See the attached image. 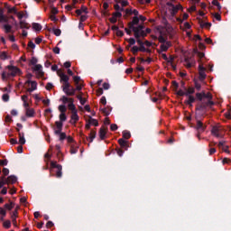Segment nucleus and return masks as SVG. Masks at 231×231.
I'll list each match as a JSON object with an SVG mask.
<instances>
[{
	"label": "nucleus",
	"mask_w": 231,
	"mask_h": 231,
	"mask_svg": "<svg viewBox=\"0 0 231 231\" xmlns=\"http://www.w3.org/2000/svg\"><path fill=\"white\" fill-rule=\"evenodd\" d=\"M5 71L2 72L3 80H6L9 77H15L17 75H21V69L15 66L9 65L6 67Z\"/></svg>",
	"instance_id": "1"
},
{
	"label": "nucleus",
	"mask_w": 231,
	"mask_h": 231,
	"mask_svg": "<svg viewBox=\"0 0 231 231\" xmlns=\"http://www.w3.org/2000/svg\"><path fill=\"white\" fill-rule=\"evenodd\" d=\"M165 34L161 32V35L158 38L159 42H161L160 49L158 50V53H163V51H167L171 46L172 43L167 41V38L163 37Z\"/></svg>",
	"instance_id": "2"
},
{
	"label": "nucleus",
	"mask_w": 231,
	"mask_h": 231,
	"mask_svg": "<svg viewBox=\"0 0 231 231\" xmlns=\"http://www.w3.org/2000/svg\"><path fill=\"white\" fill-rule=\"evenodd\" d=\"M131 30L134 32L135 39H140V37H145L146 33L143 32V26L139 25L137 27L130 26Z\"/></svg>",
	"instance_id": "3"
},
{
	"label": "nucleus",
	"mask_w": 231,
	"mask_h": 231,
	"mask_svg": "<svg viewBox=\"0 0 231 231\" xmlns=\"http://www.w3.org/2000/svg\"><path fill=\"white\" fill-rule=\"evenodd\" d=\"M60 102H62V104H68V107L69 109H73L75 106V99H73V97H68L66 96H62L60 98Z\"/></svg>",
	"instance_id": "4"
},
{
	"label": "nucleus",
	"mask_w": 231,
	"mask_h": 231,
	"mask_svg": "<svg viewBox=\"0 0 231 231\" xmlns=\"http://www.w3.org/2000/svg\"><path fill=\"white\" fill-rule=\"evenodd\" d=\"M58 110L60 111V122H66L67 118L66 117V111H68V108L65 106V105H60L58 106Z\"/></svg>",
	"instance_id": "5"
},
{
	"label": "nucleus",
	"mask_w": 231,
	"mask_h": 231,
	"mask_svg": "<svg viewBox=\"0 0 231 231\" xmlns=\"http://www.w3.org/2000/svg\"><path fill=\"white\" fill-rule=\"evenodd\" d=\"M69 111H71L72 113L69 122L72 125H75V124H77V121L79 120L77 106H74V108H70Z\"/></svg>",
	"instance_id": "6"
},
{
	"label": "nucleus",
	"mask_w": 231,
	"mask_h": 231,
	"mask_svg": "<svg viewBox=\"0 0 231 231\" xmlns=\"http://www.w3.org/2000/svg\"><path fill=\"white\" fill-rule=\"evenodd\" d=\"M24 86H27V91L29 93H32V91H35V89H37V81L27 80L25 81Z\"/></svg>",
	"instance_id": "7"
},
{
	"label": "nucleus",
	"mask_w": 231,
	"mask_h": 231,
	"mask_svg": "<svg viewBox=\"0 0 231 231\" xmlns=\"http://www.w3.org/2000/svg\"><path fill=\"white\" fill-rule=\"evenodd\" d=\"M167 5L171 15H176V14H178V10H181L182 8L181 5H174L172 3H168Z\"/></svg>",
	"instance_id": "8"
},
{
	"label": "nucleus",
	"mask_w": 231,
	"mask_h": 231,
	"mask_svg": "<svg viewBox=\"0 0 231 231\" xmlns=\"http://www.w3.org/2000/svg\"><path fill=\"white\" fill-rule=\"evenodd\" d=\"M57 75H58V77H60V82H62V84L69 82V77H68V75L64 74L62 69H59L57 71Z\"/></svg>",
	"instance_id": "9"
},
{
	"label": "nucleus",
	"mask_w": 231,
	"mask_h": 231,
	"mask_svg": "<svg viewBox=\"0 0 231 231\" xmlns=\"http://www.w3.org/2000/svg\"><path fill=\"white\" fill-rule=\"evenodd\" d=\"M32 71H35L36 76L39 78L44 77V71L42 70V65H41V64L34 65L32 67Z\"/></svg>",
	"instance_id": "10"
},
{
	"label": "nucleus",
	"mask_w": 231,
	"mask_h": 231,
	"mask_svg": "<svg viewBox=\"0 0 231 231\" xmlns=\"http://www.w3.org/2000/svg\"><path fill=\"white\" fill-rule=\"evenodd\" d=\"M164 30H165L167 35H169L170 37H174L176 31H174V28L172 26L168 24L165 26Z\"/></svg>",
	"instance_id": "11"
},
{
	"label": "nucleus",
	"mask_w": 231,
	"mask_h": 231,
	"mask_svg": "<svg viewBox=\"0 0 231 231\" xmlns=\"http://www.w3.org/2000/svg\"><path fill=\"white\" fill-rule=\"evenodd\" d=\"M22 101L23 102V107L28 109V107H30V97H28L26 95H23L22 96Z\"/></svg>",
	"instance_id": "12"
},
{
	"label": "nucleus",
	"mask_w": 231,
	"mask_h": 231,
	"mask_svg": "<svg viewBox=\"0 0 231 231\" xmlns=\"http://www.w3.org/2000/svg\"><path fill=\"white\" fill-rule=\"evenodd\" d=\"M7 185H14V183H17V177L14 175H11L9 177H7V179L5 180Z\"/></svg>",
	"instance_id": "13"
},
{
	"label": "nucleus",
	"mask_w": 231,
	"mask_h": 231,
	"mask_svg": "<svg viewBox=\"0 0 231 231\" xmlns=\"http://www.w3.org/2000/svg\"><path fill=\"white\" fill-rule=\"evenodd\" d=\"M25 115L29 118H32V116H35V110L33 108H30V106H28L27 108H25Z\"/></svg>",
	"instance_id": "14"
},
{
	"label": "nucleus",
	"mask_w": 231,
	"mask_h": 231,
	"mask_svg": "<svg viewBox=\"0 0 231 231\" xmlns=\"http://www.w3.org/2000/svg\"><path fill=\"white\" fill-rule=\"evenodd\" d=\"M199 79H201V80L207 78V74L205 73V68L201 65L199 66Z\"/></svg>",
	"instance_id": "15"
},
{
	"label": "nucleus",
	"mask_w": 231,
	"mask_h": 231,
	"mask_svg": "<svg viewBox=\"0 0 231 231\" xmlns=\"http://www.w3.org/2000/svg\"><path fill=\"white\" fill-rule=\"evenodd\" d=\"M211 134H213V136H215L216 138H221V134H219V128H217V126H214L211 130Z\"/></svg>",
	"instance_id": "16"
},
{
	"label": "nucleus",
	"mask_w": 231,
	"mask_h": 231,
	"mask_svg": "<svg viewBox=\"0 0 231 231\" xmlns=\"http://www.w3.org/2000/svg\"><path fill=\"white\" fill-rule=\"evenodd\" d=\"M106 133H107V132H106V130L105 127L100 128V130H99V138H100L101 140H104V138H106Z\"/></svg>",
	"instance_id": "17"
},
{
	"label": "nucleus",
	"mask_w": 231,
	"mask_h": 231,
	"mask_svg": "<svg viewBox=\"0 0 231 231\" xmlns=\"http://www.w3.org/2000/svg\"><path fill=\"white\" fill-rule=\"evenodd\" d=\"M76 14H77L78 15H81V14H88V7L82 6L81 9H78V10L76 11Z\"/></svg>",
	"instance_id": "18"
},
{
	"label": "nucleus",
	"mask_w": 231,
	"mask_h": 231,
	"mask_svg": "<svg viewBox=\"0 0 231 231\" xmlns=\"http://www.w3.org/2000/svg\"><path fill=\"white\" fill-rule=\"evenodd\" d=\"M19 143L20 145H24L26 143V139L24 138V134H19Z\"/></svg>",
	"instance_id": "19"
},
{
	"label": "nucleus",
	"mask_w": 231,
	"mask_h": 231,
	"mask_svg": "<svg viewBox=\"0 0 231 231\" xmlns=\"http://www.w3.org/2000/svg\"><path fill=\"white\" fill-rule=\"evenodd\" d=\"M90 125H95V127L98 126V121L97 119H93V117H89L87 121Z\"/></svg>",
	"instance_id": "20"
},
{
	"label": "nucleus",
	"mask_w": 231,
	"mask_h": 231,
	"mask_svg": "<svg viewBox=\"0 0 231 231\" xmlns=\"http://www.w3.org/2000/svg\"><path fill=\"white\" fill-rule=\"evenodd\" d=\"M76 89L73 88H69L67 91L64 93L68 95V97H73L75 95Z\"/></svg>",
	"instance_id": "21"
},
{
	"label": "nucleus",
	"mask_w": 231,
	"mask_h": 231,
	"mask_svg": "<svg viewBox=\"0 0 231 231\" xmlns=\"http://www.w3.org/2000/svg\"><path fill=\"white\" fill-rule=\"evenodd\" d=\"M196 98L194 96H188V100H186V104L189 106H192L193 102H195Z\"/></svg>",
	"instance_id": "22"
},
{
	"label": "nucleus",
	"mask_w": 231,
	"mask_h": 231,
	"mask_svg": "<svg viewBox=\"0 0 231 231\" xmlns=\"http://www.w3.org/2000/svg\"><path fill=\"white\" fill-rule=\"evenodd\" d=\"M197 130L205 131V126H203V123H201V121H197Z\"/></svg>",
	"instance_id": "23"
},
{
	"label": "nucleus",
	"mask_w": 231,
	"mask_h": 231,
	"mask_svg": "<svg viewBox=\"0 0 231 231\" xmlns=\"http://www.w3.org/2000/svg\"><path fill=\"white\" fill-rule=\"evenodd\" d=\"M20 28H22V30H28V28H30V25H28V23L24 21H20Z\"/></svg>",
	"instance_id": "24"
},
{
	"label": "nucleus",
	"mask_w": 231,
	"mask_h": 231,
	"mask_svg": "<svg viewBox=\"0 0 231 231\" xmlns=\"http://www.w3.org/2000/svg\"><path fill=\"white\" fill-rule=\"evenodd\" d=\"M15 207V204L14 202H10L8 204H5V208L7 210H12Z\"/></svg>",
	"instance_id": "25"
},
{
	"label": "nucleus",
	"mask_w": 231,
	"mask_h": 231,
	"mask_svg": "<svg viewBox=\"0 0 231 231\" xmlns=\"http://www.w3.org/2000/svg\"><path fill=\"white\" fill-rule=\"evenodd\" d=\"M5 185H7L6 178L1 177L0 178V189H3V187H5Z\"/></svg>",
	"instance_id": "26"
},
{
	"label": "nucleus",
	"mask_w": 231,
	"mask_h": 231,
	"mask_svg": "<svg viewBox=\"0 0 231 231\" xmlns=\"http://www.w3.org/2000/svg\"><path fill=\"white\" fill-rule=\"evenodd\" d=\"M100 111H101L104 115H106V116H109V115L111 114V110H110V109H107V108H106V107L100 108Z\"/></svg>",
	"instance_id": "27"
},
{
	"label": "nucleus",
	"mask_w": 231,
	"mask_h": 231,
	"mask_svg": "<svg viewBox=\"0 0 231 231\" xmlns=\"http://www.w3.org/2000/svg\"><path fill=\"white\" fill-rule=\"evenodd\" d=\"M57 178H62V166H60L56 171Z\"/></svg>",
	"instance_id": "28"
},
{
	"label": "nucleus",
	"mask_w": 231,
	"mask_h": 231,
	"mask_svg": "<svg viewBox=\"0 0 231 231\" xmlns=\"http://www.w3.org/2000/svg\"><path fill=\"white\" fill-rule=\"evenodd\" d=\"M137 42L141 46L139 48V51H147V50L145 49V46H143V42H142L140 40H137Z\"/></svg>",
	"instance_id": "29"
},
{
	"label": "nucleus",
	"mask_w": 231,
	"mask_h": 231,
	"mask_svg": "<svg viewBox=\"0 0 231 231\" xmlns=\"http://www.w3.org/2000/svg\"><path fill=\"white\" fill-rule=\"evenodd\" d=\"M0 23H8V19L5 17L2 11H0Z\"/></svg>",
	"instance_id": "30"
},
{
	"label": "nucleus",
	"mask_w": 231,
	"mask_h": 231,
	"mask_svg": "<svg viewBox=\"0 0 231 231\" xmlns=\"http://www.w3.org/2000/svg\"><path fill=\"white\" fill-rule=\"evenodd\" d=\"M69 88H71V85H69V81L67 83H63L62 85V90L65 93V91H67Z\"/></svg>",
	"instance_id": "31"
},
{
	"label": "nucleus",
	"mask_w": 231,
	"mask_h": 231,
	"mask_svg": "<svg viewBox=\"0 0 231 231\" xmlns=\"http://www.w3.org/2000/svg\"><path fill=\"white\" fill-rule=\"evenodd\" d=\"M3 226L4 228H10L12 226V222H10V220H5L3 223Z\"/></svg>",
	"instance_id": "32"
},
{
	"label": "nucleus",
	"mask_w": 231,
	"mask_h": 231,
	"mask_svg": "<svg viewBox=\"0 0 231 231\" xmlns=\"http://www.w3.org/2000/svg\"><path fill=\"white\" fill-rule=\"evenodd\" d=\"M194 93V88H189L188 90L185 92L186 97H190Z\"/></svg>",
	"instance_id": "33"
},
{
	"label": "nucleus",
	"mask_w": 231,
	"mask_h": 231,
	"mask_svg": "<svg viewBox=\"0 0 231 231\" xmlns=\"http://www.w3.org/2000/svg\"><path fill=\"white\" fill-rule=\"evenodd\" d=\"M4 29H5V33H10V32H12V25L5 24Z\"/></svg>",
	"instance_id": "34"
},
{
	"label": "nucleus",
	"mask_w": 231,
	"mask_h": 231,
	"mask_svg": "<svg viewBox=\"0 0 231 231\" xmlns=\"http://www.w3.org/2000/svg\"><path fill=\"white\" fill-rule=\"evenodd\" d=\"M190 28H191L190 23L185 22L184 24H183L182 30H183L184 32H186V31L190 30Z\"/></svg>",
	"instance_id": "35"
},
{
	"label": "nucleus",
	"mask_w": 231,
	"mask_h": 231,
	"mask_svg": "<svg viewBox=\"0 0 231 231\" xmlns=\"http://www.w3.org/2000/svg\"><path fill=\"white\" fill-rule=\"evenodd\" d=\"M17 214H18L17 209H15V210L13 212L12 216H11V217H12V219H13V223H16Z\"/></svg>",
	"instance_id": "36"
},
{
	"label": "nucleus",
	"mask_w": 231,
	"mask_h": 231,
	"mask_svg": "<svg viewBox=\"0 0 231 231\" xmlns=\"http://www.w3.org/2000/svg\"><path fill=\"white\" fill-rule=\"evenodd\" d=\"M123 137H124L125 140H129V138H131V133H130V132H127V131H124V132H123Z\"/></svg>",
	"instance_id": "37"
},
{
	"label": "nucleus",
	"mask_w": 231,
	"mask_h": 231,
	"mask_svg": "<svg viewBox=\"0 0 231 231\" xmlns=\"http://www.w3.org/2000/svg\"><path fill=\"white\" fill-rule=\"evenodd\" d=\"M32 28L33 30H36V32H41V30L42 29V27L39 23H33Z\"/></svg>",
	"instance_id": "38"
},
{
	"label": "nucleus",
	"mask_w": 231,
	"mask_h": 231,
	"mask_svg": "<svg viewBox=\"0 0 231 231\" xmlns=\"http://www.w3.org/2000/svg\"><path fill=\"white\" fill-rule=\"evenodd\" d=\"M211 3L214 6H217V10H221V4L217 0H213Z\"/></svg>",
	"instance_id": "39"
},
{
	"label": "nucleus",
	"mask_w": 231,
	"mask_h": 231,
	"mask_svg": "<svg viewBox=\"0 0 231 231\" xmlns=\"http://www.w3.org/2000/svg\"><path fill=\"white\" fill-rule=\"evenodd\" d=\"M138 23H140V18H138V16H134L133 18L132 25L131 26H134V24H138Z\"/></svg>",
	"instance_id": "40"
},
{
	"label": "nucleus",
	"mask_w": 231,
	"mask_h": 231,
	"mask_svg": "<svg viewBox=\"0 0 231 231\" xmlns=\"http://www.w3.org/2000/svg\"><path fill=\"white\" fill-rule=\"evenodd\" d=\"M118 143L122 147H125L127 145V141H125V139H119Z\"/></svg>",
	"instance_id": "41"
},
{
	"label": "nucleus",
	"mask_w": 231,
	"mask_h": 231,
	"mask_svg": "<svg viewBox=\"0 0 231 231\" xmlns=\"http://www.w3.org/2000/svg\"><path fill=\"white\" fill-rule=\"evenodd\" d=\"M77 97L79 100L81 106H84V104H86V98H83L82 95H79Z\"/></svg>",
	"instance_id": "42"
},
{
	"label": "nucleus",
	"mask_w": 231,
	"mask_h": 231,
	"mask_svg": "<svg viewBox=\"0 0 231 231\" xmlns=\"http://www.w3.org/2000/svg\"><path fill=\"white\" fill-rule=\"evenodd\" d=\"M195 62L194 61H189L188 60H185V66L188 68H192L194 66Z\"/></svg>",
	"instance_id": "43"
},
{
	"label": "nucleus",
	"mask_w": 231,
	"mask_h": 231,
	"mask_svg": "<svg viewBox=\"0 0 231 231\" xmlns=\"http://www.w3.org/2000/svg\"><path fill=\"white\" fill-rule=\"evenodd\" d=\"M197 98L199 100H203L204 97H205V92H202V93H197L196 95Z\"/></svg>",
	"instance_id": "44"
},
{
	"label": "nucleus",
	"mask_w": 231,
	"mask_h": 231,
	"mask_svg": "<svg viewBox=\"0 0 231 231\" xmlns=\"http://www.w3.org/2000/svg\"><path fill=\"white\" fill-rule=\"evenodd\" d=\"M200 26H201V28H210V26H212V24L209 23H201Z\"/></svg>",
	"instance_id": "45"
},
{
	"label": "nucleus",
	"mask_w": 231,
	"mask_h": 231,
	"mask_svg": "<svg viewBox=\"0 0 231 231\" xmlns=\"http://www.w3.org/2000/svg\"><path fill=\"white\" fill-rule=\"evenodd\" d=\"M53 33L54 35H56V37L60 36V33H62V32L60 31V29H53Z\"/></svg>",
	"instance_id": "46"
},
{
	"label": "nucleus",
	"mask_w": 231,
	"mask_h": 231,
	"mask_svg": "<svg viewBox=\"0 0 231 231\" xmlns=\"http://www.w3.org/2000/svg\"><path fill=\"white\" fill-rule=\"evenodd\" d=\"M97 137V132H91L89 135L90 142H93V139Z\"/></svg>",
	"instance_id": "47"
},
{
	"label": "nucleus",
	"mask_w": 231,
	"mask_h": 231,
	"mask_svg": "<svg viewBox=\"0 0 231 231\" xmlns=\"http://www.w3.org/2000/svg\"><path fill=\"white\" fill-rule=\"evenodd\" d=\"M2 99L4 100V102H8V100H10V96H8V94H4L2 96Z\"/></svg>",
	"instance_id": "48"
},
{
	"label": "nucleus",
	"mask_w": 231,
	"mask_h": 231,
	"mask_svg": "<svg viewBox=\"0 0 231 231\" xmlns=\"http://www.w3.org/2000/svg\"><path fill=\"white\" fill-rule=\"evenodd\" d=\"M60 140H66V133L58 134Z\"/></svg>",
	"instance_id": "49"
},
{
	"label": "nucleus",
	"mask_w": 231,
	"mask_h": 231,
	"mask_svg": "<svg viewBox=\"0 0 231 231\" xmlns=\"http://www.w3.org/2000/svg\"><path fill=\"white\" fill-rule=\"evenodd\" d=\"M62 122L57 121L55 129H62Z\"/></svg>",
	"instance_id": "50"
},
{
	"label": "nucleus",
	"mask_w": 231,
	"mask_h": 231,
	"mask_svg": "<svg viewBox=\"0 0 231 231\" xmlns=\"http://www.w3.org/2000/svg\"><path fill=\"white\" fill-rule=\"evenodd\" d=\"M73 80L75 82L76 85H79V83L80 82V77L79 76H74L73 77Z\"/></svg>",
	"instance_id": "51"
},
{
	"label": "nucleus",
	"mask_w": 231,
	"mask_h": 231,
	"mask_svg": "<svg viewBox=\"0 0 231 231\" xmlns=\"http://www.w3.org/2000/svg\"><path fill=\"white\" fill-rule=\"evenodd\" d=\"M51 166L52 167V169H59V167H61L60 165L57 164V162H51Z\"/></svg>",
	"instance_id": "52"
},
{
	"label": "nucleus",
	"mask_w": 231,
	"mask_h": 231,
	"mask_svg": "<svg viewBox=\"0 0 231 231\" xmlns=\"http://www.w3.org/2000/svg\"><path fill=\"white\" fill-rule=\"evenodd\" d=\"M0 216H4V217H6V210L0 207Z\"/></svg>",
	"instance_id": "53"
},
{
	"label": "nucleus",
	"mask_w": 231,
	"mask_h": 231,
	"mask_svg": "<svg viewBox=\"0 0 231 231\" xmlns=\"http://www.w3.org/2000/svg\"><path fill=\"white\" fill-rule=\"evenodd\" d=\"M116 35H117V37H124V32L120 31V29H117Z\"/></svg>",
	"instance_id": "54"
},
{
	"label": "nucleus",
	"mask_w": 231,
	"mask_h": 231,
	"mask_svg": "<svg viewBox=\"0 0 231 231\" xmlns=\"http://www.w3.org/2000/svg\"><path fill=\"white\" fill-rule=\"evenodd\" d=\"M8 58V56L6 55V52H2L1 54H0V59L2 60H5V59H7Z\"/></svg>",
	"instance_id": "55"
},
{
	"label": "nucleus",
	"mask_w": 231,
	"mask_h": 231,
	"mask_svg": "<svg viewBox=\"0 0 231 231\" xmlns=\"http://www.w3.org/2000/svg\"><path fill=\"white\" fill-rule=\"evenodd\" d=\"M37 62H38V60H37L36 58H32V59L31 60V64H32V66H37V65H38Z\"/></svg>",
	"instance_id": "56"
},
{
	"label": "nucleus",
	"mask_w": 231,
	"mask_h": 231,
	"mask_svg": "<svg viewBox=\"0 0 231 231\" xmlns=\"http://www.w3.org/2000/svg\"><path fill=\"white\" fill-rule=\"evenodd\" d=\"M110 129L111 131H116V129H118V125H116V124H112L110 125Z\"/></svg>",
	"instance_id": "57"
},
{
	"label": "nucleus",
	"mask_w": 231,
	"mask_h": 231,
	"mask_svg": "<svg viewBox=\"0 0 231 231\" xmlns=\"http://www.w3.org/2000/svg\"><path fill=\"white\" fill-rule=\"evenodd\" d=\"M3 174L5 176H8V174H10V170H8L7 168H4L3 169Z\"/></svg>",
	"instance_id": "58"
},
{
	"label": "nucleus",
	"mask_w": 231,
	"mask_h": 231,
	"mask_svg": "<svg viewBox=\"0 0 231 231\" xmlns=\"http://www.w3.org/2000/svg\"><path fill=\"white\" fill-rule=\"evenodd\" d=\"M129 44H131V46H133L134 44H136V40H134V38H130L128 40Z\"/></svg>",
	"instance_id": "59"
},
{
	"label": "nucleus",
	"mask_w": 231,
	"mask_h": 231,
	"mask_svg": "<svg viewBox=\"0 0 231 231\" xmlns=\"http://www.w3.org/2000/svg\"><path fill=\"white\" fill-rule=\"evenodd\" d=\"M116 19H118V18H120V17H122V13H120V12H116V13H114V14H113Z\"/></svg>",
	"instance_id": "60"
},
{
	"label": "nucleus",
	"mask_w": 231,
	"mask_h": 231,
	"mask_svg": "<svg viewBox=\"0 0 231 231\" xmlns=\"http://www.w3.org/2000/svg\"><path fill=\"white\" fill-rule=\"evenodd\" d=\"M208 153L210 156H212V154H216V148H209Z\"/></svg>",
	"instance_id": "61"
},
{
	"label": "nucleus",
	"mask_w": 231,
	"mask_h": 231,
	"mask_svg": "<svg viewBox=\"0 0 231 231\" xmlns=\"http://www.w3.org/2000/svg\"><path fill=\"white\" fill-rule=\"evenodd\" d=\"M100 103L103 104V106H106V104H107V100L106 99V97H101Z\"/></svg>",
	"instance_id": "62"
},
{
	"label": "nucleus",
	"mask_w": 231,
	"mask_h": 231,
	"mask_svg": "<svg viewBox=\"0 0 231 231\" xmlns=\"http://www.w3.org/2000/svg\"><path fill=\"white\" fill-rule=\"evenodd\" d=\"M222 151H224V152H226L227 154H230V150H228V147L226 145L222 147Z\"/></svg>",
	"instance_id": "63"
},
{
	"label": "nucleus",
	"mask_w": 231,
	"mask_h": 231,
	"mask_svg": "<svg viewBox=\"0 0 231 231\" xmlns=\"http://www.w3.org/2000/svg\"><path fill=\"white\" fill-rule=\"evenodd\" d=\"M121 5L122 6H127V5H129V2H127L126 0H121Z\"/></svg>",
	"instance_id": "64"
}]
</instances>
